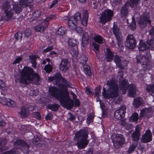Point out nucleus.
Masks as SVG:
<instances>
[{"label":"nucleus","instance_id":"56","mask_svg":"<svg viewBox=\"0 0 154 154\" xmlns=\"http://www.w3.org/2000/svg\"><path fill=\"white\" fill-rule=\"evenodd\" d=\"M122 125L125 126V128L127 130H129L132 129L133 127V125L132 124H127L125 122L122 123Z\"/></svg>","mask_w":154,"mask_h":154},{"label":"nucleus","instance_id":"14","mask_svg":"<svg viewBox=\"0 0 154 154\" xmlns=\"http://www.w3.org/2000/svg\"><path fill=\"white\" fill-rule=\"evenodd\" d=\"M126 107L122 105L121 108L116 110L114 113V117L116 119L120 120L123 118L126 112Z\"/></svg>","mask_w":154,"mask_h":154},{"label":"nucleus","instance_id":"12","mask_svg":"<svg viewBox=\"0 0 154 154\" xmlns=\"http://www.w3.org/2000/svg\"><path fill=\"white\" fill-rule=\"evenodd\" d=\"M88 137V129L85 128L82 129L77 131L75 134L74 140H78L80 139H87Z\"/></svg>","mask_w":154,"mask_h":154},{"label":"nucleus","instance_id":"21","mask_svg":"<svg viewBox=\"0 0 154 154\" xmlns=\"http://www.w3.org/2000/svg\"><path fill=\"white\" fill-rule=\"evenodd\" d=\"M114 53L109 48H106L105 53V59L106 62H111L114 57Z\"/></svg>","mask_w":154,"mask_h":154},{"label":"nucleus","instance_id":"5","mask_svg":"<svg viewBox=\"0 0 154 154\" xmlns=\"http://www.w3.org/2000/svg\"><path fill=\"white\" fill-rule=\"evenodd\" d=\"M59 89L55 86H51L49 88L48 92L50 95L55 97L59 101L63 97L64 92L68 90V87H66L64 84H60L57 85Z\"/></svg>","mask_w":154,"mask_h":154},{"label":"nucleus","instance_id":"27","mask_svg":"<svg viewBox=\"0 0 154 154\" xmlns=\"http://www.w3.org/2000/svg\"><path fill=\"white\" fill-rule=\"evenodd\" d=\"M143 99L140 97H137L134 99L133 106L135 108H137L142 105Z\"/></svg>","mask_w":154,"mask_h":154},{"label":"nucleus","instance_id":"61","mask_svg":"<svg viewBox=\"0 0 154 154\" xmlns=\"http://www.w3.org/2000/svg\"><path fill=\"white\" fill-rule=\"evenodd\" d=\"M100 107L102 110V113L103 115L105 114L106 112L105 106L103 102H100Z\"/></svg>","mask_w":154,"mask_h":154},{"label":"nucleus","instance_id":"30","mask_svg":"<svg viewBox=\"0 0 154 154\" xmlns=\"http://www.w3.org/2000/svg\"><path fill=\"white\" fill-rule=\"evenodd\" d=\"M83 69L82 71L86 75L89 76H91L92 73L90 66L87 64L83 66H82Z\"/></svg>","mask_w":154,"mask_h":154},{"label":"nucleus","instance_id":"43","mask_svg":"<svg viewBox=\"0 0 154 154\" xmlns=\"http://www.w3.org/2000/svg\"><path fill=\"white\" fill-rule=\"evenodd\" d=\"M41 14V11L40 10H36L32 14V20H36L39 18Z\"/></svg>","mask_w":154,"mask_h":154},{"label":"nucleus","instance_id":"36","mask_svg":"<svg viewBox=\"0 0 154 154\" xmlns=\"http://www.w3.org/2000/svg\"><path fill=\"white\" fill-rule=\"evenodd\" d=\"M129 5H125V4L124 6H123L121 10V16L122 17H125L127 15L128 13V9L126 6Z\"/></svg>","mask_w":154,"mask_h":154},{"label":"nucleus","instance_id":"20","mask_svg":"<svg viewBox=\"0 0 154 154\" xmlns=\"http://www.w3.org/2000/svg\"><path fill=\"white\" fill-rule=\"evenodd\" d=\"M77 141L76 145L78 148L80 149H84L88 145L89 141L87 139H80L78 140H76Z\"/></svg>","mask_w":154,"mask_h":154},{"label":"nucleus","instance_id":"44","mask_svg":"<svg viewBox=\"0 0 154 154\" xmlns=\"http://www.w3.org/2000/svg\"><path fill=\"white\" fill-rule=\"evenodd\" d=\"M132 22L128 25V28L134 31L136 28V23L134 18L133 17L132 18Z\"/></svg>","mask_w":154,"mask_h":154},{"label":"nucleus","instance_id":"55","mask_svg":"<svg viewBox=\"0 0 154 154\" xmlns=\"http://www.w3.org/2000/svg\"><path fill=\"white\" fill-rule=\"evenodd\" d=\"M7 85L2 80L0 79V89L3 91L6 90Z\"/></svg>","mask_w":154,"mask_h":154},{"label":"nucleus","instance_id":"11","mask_svg":"<svg viewBox=\"0 0 154 154\" xmlns=\"http://www.w3.org/2000/svg\"><path fill=\"white\" fill-rule=\"evenodd\" d=\"M33 1V0H20V3L15 4L13 5V10L16 14H18L22 11L23 5L26 6Z\"/></svg>","mask_w":154,"mask_h":154},{"label":"nucleus","instance_id":"26","mask_svg":"<svg viewBox=\"0 0 154 154\" xmlns=\"http://www.w3.org/2000/svg\"><path fill=\"white\" fill-rule=\"evenodd\" d=\"M28 112L25 106H23L21 108V111L19 115L20 117L23 119L27 118L29 116Z\"/></svg>","mask_w":154,"mask_h":154},{"label":"nucleus","instance_id":"6","mask_svg":"<svg viewBox=\"0 0 154 154\" xmlns=\"http://www.w3.org/2000/svg\"><path fill=\"white\" fill-rule=\"evenodd\" d=\"M68 49L72 57H76L78 54V45L79 42L78 40L69 38L68 40Z\"/></svg>","mask_w":154,"mask_h":154},{"label":"nucleus","instance_id":"8","mask_svg":"<svg viewBox=\"0 0 154 154\" xmlns=\"http://www.w3.org/2000/svg\"><path fill=\"white\" fill-rule=\"evenodd\" d=\"M65 92L61 100H59L60 103L62 106L71 109L74 106V101L70 99L68 90Z\"/></svg>","mask_w":154,"mask_h":154},{"label":"nucleus","instance_id":"46","mask_svg":"<svg viewBox=\"0 0 154 154\" xmlns=\"http://www.w3.org/2000/svg\"><path fill=\"white\" fill-rule=\"evenodd\" d=\"M146 90L148 92H151V94L154 95V83L149 84L147 86Z\"/></svg>","mask_w":154,"mask_h":154},{"label":"nucleus","instance_id":"16","mask_svg":"<svg viewBox=\"0 0 154 154\" xmlns=\"http://www.w3.org/2000/svg\"><path fill=\"white\" fill-rule=\"evenodd\" d=\"M152 140V135L150 129H148L146 131L144 134L142 136L141 142L144 143H149Z\"/></svg>","mask_w":154,"mask_h":154},{"label":"nucleus","instance_id":"50","mask_svg":"<svg viewBox=\"0 0 154 154\" xmlns=\"http://www.w3.org/2000/svg\"><path fill=\"white\" fill-rule=\"evenodd\" d=\"M94 116V114L93 113H91L88 116L86 120L87 123L88 125L91 122H93Z\"/></svg>","mask_w":154,"mask_h":154},{"label":"nucleus","instance_id":"13","mask_svg":"<svg viewBox=\"0 0 154 154\" xmlns=\"http://www.w3.org/2000/svg\"><path fill=\"white\" fill-rule=\"evenodd\" d=\"M136 43L134 36L132 34L128 35L125 43V46L129 49H133L135 47Z\"/></svg>","mask_w":154,"mask_h":154},{"label":"nucleus","instance_id":"37","mask_svg":"<svg viewBox=\"0 0 154 154\" xmlns=\"http://www.w3.org/2000/svg\"><path fill=\"white\" fill-rule=\"evenodd\" d=\"M140 0H130L129 2H125V5H128L132 8L134 7V6H137L139 3Z\"/></svg>","mask_w":154,"mask_h":154},{"label":"nucleus","instance_id":"38","mask_svg":"<svg viewBox=\"0 0 154 154\" xmlns=\"http://www.w3.org/2000/svg\"><path fill=\"white\" fill-rule=\"evenodd\" d=\"M140 134L133 132L131 135L132 140L133 143L138 144V141L140 140Z\"/></svg>","mask_w":154,"mask_h":154},{"label":"nucleus","instance_id":"53","mask_svg":"<svg viewBox=\"0 0 154 154\" xmlns=\"http://www.w3.org/2000/svg\"><path fill=\"white\" fill-rule=\"evenodd\" d=\"M33 117L39 120L42 119V117L40 112H32Z\"/></svg>","mask_w":154,"mask_h":154},{"label":"nucleus","instance_id":"63","mask_svg":"<svg viewBox=\"0 0 154 154\" xmlns=\"http://www.w3.org/2000/svg\"><path fill=\"white\" fill-rule=\"evenodd\" d=\"M53 49V47L52 46H48L47 48L44 49L42 51L43 54H45L47 52L51 51Z\"/></svg>","mask_w":154,"mask_h":154},{"label":"nucleus","instance_id":"60","mask_svg":"<svg viewBox=\"0 0 154 154\" xmlns=\"http://www.w3.org/2000/svg\"><path fill=\"white\" fill-rule=\"evenodd\" d=\"M146 43L148 46L149 47H152L154 44V38H152L150 39H148L146 41Z\"/></svg>","mask_w":154,"mask_h":154},{"label":"nucleus","instance_id":"49","mask_svg":"<svg viewBox=\"0 0 154 154\" xmlns=\"http://www.w3.org/2000/svg\"><path fill=\"white\" fill-rule=\"evenodd\" d=\"M53 69V66L49 63H48L45 66L44 69L47 73H49L52 71Z\"/></svg>","mask_w":154,"mask_h":154},{"label":"nucleus","instance_id":"29","mask_svg":"<svg viewBox=\"0 0 154 154\" xmlns=\"http://www.w3.org/2000/svg\"><path fill=\"white\" fill-rule=\"evenodd\" d=\"M5 101V103L2 102V103L4 105H6L10 107H14L16 105L15 102L9 98L5 99L3 100Z\"/></svg>","mask_w":154,"mask_h":154},{"label":"nucleus","instance_id":"22","mask_svg":"<svg viewBox=\"0 0 154 154\" xmlns=\"http://www.w3.org/2000/svg\"><path fill=\"white\" fill-rule=\"evenodd\" d=\"M121 57L118 55H115L114 57V62L115 63L116 66L121 69H125L124 66L122 64V61L121 59Z\"/></svg>","mask_w":154,"mask_h":154},{"label":"nucleus","instance_id":"35","mask_svg":"<svg viewBox=\"0 0 154 154\" xmlns=\"http://www.w3.org/2000/svg\"><path fill=\"white\" fill-rule=\"evenodd\" d=\"M117 45L119 47V50L120 52H123L124 48L123 37L116 39Z\"/></svg>","mask_w":154,"mask_h":154},{"label":"nucleus","instance_id":"45","mask_svg":"<svg viewBox=\"0 0 154 154\" xmlns=\"http://www.w3.org/2000/svg\"><path fill=\"white\" fill-rule=\"evenodd\" d=\"M88 60V58L87 57L84 55H82L80 58L79 63L80 64L83 66L85 65L86 62Z\"/></svg>","mask_w":154,"mask_h":154},{"label":"nucleus","instance_id":"42","mask_svg":"<svg viewBox=\"0 0 154 154\" xmlns=\"http://www.w3.org/2000/svg\"><path fill=\"white\" fill-rule=\"evenodd\" d=\"M42 142V141L38 136L36 135L34 136V138L33 140V143L36 145H37L38 146L41 147L43 146V144H42L41 143Z\"/></svg>","mask_w":154,"mask_h":154},{"label":"nucleus","instance_id":"25","mask_svg":"<svg viewBox=\"0 0 154 154\" xmlns=\"http://www.w3.org/2000/svg\"><path fill=\"white\" fill-rule=\"evenodd\" d=\"M112 30L116 39L122 37L119 33L120 28L117 25H116L115 24H113Z\"/></svg>","mask_w":154,"mask_h":154},{"label":"nucleus","instance_id":"33","mask_svg":"<svg viewBox=\"0 0 154 154\" xmlns=\"http://www.w3.org/2000/svg\"><path fill=\"white\" fill-rule=\"evenodd\" d=\"M48 25L45 23V20L44 22L42 23L41 25H39L37 26L36 27V31L38 32L43 31L48 27Z\"/></svg>","mask_w":154,"mask_h":154},{"label":"nucleus","instance_id":"31","mask_svg":"<svg viewBox=\"0 0 154 154\" xmlns=\"http://www.w3.org/2000/svg\"><path fill=\"white\" fill-rule=\"evenodd\" d=\"M4 12L5 14V17L7 21L10 20L13 17L14 12L12 9L5 11Z\"/></svg>","mask_w":154,"mask_h":154},{"label":"nucleus","instance_id":"47","mask_svg":"<svg viewBox=\"0 0 154 154\" xmlns=\"http://www.w3.org/2000/svg\"><path fill=\"white\" fill-rule=\"evenodd\" d=\"M138 144L132 142V144L129 147L127 151L128 154H130L132 152L137 146Z\"/></svg>","mask_w":154,"mask_h":154},{"label":"nucleus","instance_id":"57","mask_svg":"<svg viewBox=\"0 0 154 154\" xmlns=\"http://www.w3.org/2000/svg\"><path fill=\"white\" fill-rule=\"evenodd\" d=\"M7 142L5 140H0V151L2 150L4 148L5 146L6 145Z\"/></svg>","mask_w":154,"mask_h":154},{"label":"nucleus","instance_id":"10","mask_svg":"<svg viewBox=\"0 0 154 154\" xmlns=\"http://www.w3.org/2000/svg\"><path fill=\"white\" fill-rule=\"evenodd\" d=\"M14 145L15 146H20L21 151L23 154H29V146L25 141L21 139H17L14 143Z\"/></svg>","mask_w":154,"mask_h":154},{"label":"nucleus","instance_id":"34","mask_svg":"<svg viewBox=\"0 0 154 154\" xmlns=\"http://www.w3.org/2000/svg\"><path fill=\"white\" fill-rule=\"evenodd\" d=\"M88 14L87 11H85L84 13L83 18L81 21L82 24L84 26H86L88 24Z\"/></svg>","mask_w":154,"mask_h":154},{"label":"nucleus","instance_id":"15","mask_svg":"<svg viewBox=\"0 0 154 154\" xmlns=\"http://www.w3.org/2000/svg\"><path fill=\"white\" fill-rule=\"evenodd\" d=\"M116 140L114 141L113 146L116 149H119L124 144L125 139L122 134H118L116 135Z\"/></svg>","mask_w":154,"mask_h":154},{"label":"nucleus","instance_id":"3","mask_svg":"<svg viewBox=\"0 0 154 154\" xmlns=\"http://www.w3.org/2000/svg\"><path fill=\"white\" fill-rule=\"evenodd\" d=\"M138 48L140 52L141 51L144 52L145 54L143 55L142 57L141 56L140 57H137V63H139L143 65H148V63L151 62V56L149 50L150 47L148 46L147 45L143 42L142 40H140L139 42Z\"/></svg>","mask_w":154,"mask_h":154},{"label":"nucleus","instance_id":"17","mask_svg":"<svg viewBox=\"0 0 154 154\" xmlns=\"http://www.w3.org/2000/svg\"><path fill=\"white\" fill-rule=\"evenodd\" d=\"M119 87L120 90L122 91V94H125L126 93L128 89L129 85V82L128 80L125 79L123 80H119Z\"/></svg>","mask_w":154,"mask_h":154},{"label":"nucleus","instance_id":"52","mask_svg":"<svg viewBox=\"0 0 154 154\" xmlns=\"http://www.w3.org/2000/svg\"><path fill=\"white\" fill-rule=\"evenodd\" d=\"M10 8V4L8 2H5L4 3L2 8L4 12H5V11L9 10Z\"/></svg>","mask_w":154,"mask_h":154},{"label":"nucleus","instance_id":"58","mask_svg":"<svg viewBox=\"0 0 154 154\" xmlns=\"http://www.w3.org/2000/svg\"><path fill=\"white\" fill-rule=\"evenodd\" d=\"M92 45L94 48V49H93V50L96 54L97 51H98L99 50V46L98 44L95 42H92Z\"/></svg>","mask_w":154,"mask_h":154},{"label":"nucleus","instance_id":"39","mask_svg":"<svg viewBox=\"0 0 154 154\" xmlns=\"http://www.w3.org/2000/svg\"><path fill=\"white\" fill-rule=\"evenodd\" d=\"M139 119L138 114L134 112L133 113L129 118V121L130 122H137Z\"/></svg>","mask_w":154,"mask_h":154},{"label":"nucleus","instance_id":"40","mask_svg":"<svg viewBox=\"0 0 154 154\" xmlns=\"http://www.w3.org/2000/svg\"><path fill=\"white\" fill-rule=\"evenodd\" d=\"M19 149L17 148H14L8 151L4 152L1 154H18Z\"/></svg>","mask_w":154,"mask_h":154},{"label":"nucleus","instance_id":"32","mask_svg":"<svg viewBox=\"0 0 154 154\" xmlns=\"http://www.w3.org/2000/svg\"><path fill=\"white\" fill-rule=\"evenodd\" d=\"M47 107L49 109L55 112L59 110L60 106L58 104L55 103L48 104Z\"/></svg>","mask_w":154,"mask_h":154},{"label":"nucleus","instance_id":"41","mask_svg":"<svg viewBox=\"0 0 154 154\" xmlns=\"http://www.w3.org/2000/svg\"><path fill=\"white\" fill-rule=\"evenodd\" d=\"M66 32V29L63 26L60 27L58 30L56 32V34L57 35L60 36L64 35Z\"/></svg>","mask_w":154,"mask_h":154},{"label":"nucleus","instance_id":"24","mask_svg":"<svg viewBox=\"0 0 154 154\" xmlns=\"http://www.w3.org/2000/svg\"><path fill=\"white\" fill-rule=\"evenodd\" d=\"M90 35L88 32L83 33L82 36V45L83 47H85L88 43L90 39Z\"/></svg>","mask_w":154,"mask_h":154},{"label":"nucleus","instance_id":"59","mask_svg":"<svg viewBox=\"0 0 154 154\" xmlns=\"http://www.w3.org/2000/svg\"><path fill=\"white\" fill-rule=\"evenodd\" d=\"M22 34L20 32H17L14 35V37L17 40L21 39L22 38Z\"/></svg>","mask_w":154,"mask_h":154},{"label":"nucleus","instance_id":"9","mask_svg":"<svg viewBox=\"0 0 154 154\" xmlns=\"http://www.w3.org/2000/svg\"><path fill=\"white\" fill-rule=\"evenodd\" d=\"M55 80V84L57 85H59L61 83H60L61 81L64 84L66 85V87H68L69 86V84L67 80L65 78H63L60 72H56L53 76H50L48 77V81L49 82Z\"/></svg>","mask_w":154,"mask_h":154},{"label":"nucleus","instance_id":"1","mask_svg":"<svg viewBox=\"0 0 154 154\" xmlns=\"http://www.w3.org/2000/svg\"><path fill=\"white\" fill-rule=\"evenodd\" d=\"M40 79L39 74L35 72L33 69L30 67L25 66L21 70L19 81L20 83L21 84L27 85L33 81L35 83H38Z\"/></svg>","mask_w":154,"mask_h":154},{"label":"nucleus","instance_id":"2","mask_svg":"<svg viewBox=\"0 0 154 154\" xmlns=\"http://www.w3.org/2000/svg\"><path fill=\"white\" fill-rule=\"evenodd\" d=\"M106 85L109 87L107 89L103 87L102 95L105 98L109 99L117 97L119 95V86L115 82L112 80L107 81Z\"/></svg>","mask_w":154,"mask_h":154},{"label":"nucleus","instance_id":"28","mask_svg":"<svg viewBox=\"0 0 154 154\" xmlns=\"http://www.w3.org/2000/svg\"><path fill=\"white\" fill-rule=\"evenodd\" d=\"M38 58L37 56L35 55H30L29 56V60L32 64V66L33 68L36 66V60Z\"/></svg>","mask_w":154,"mask_h":154},{"label":"nucleus","instance_id":"19","mask_svg":"<svg viewBox=\"0 0 154 154\" xmlns=\"http://www.w3.org/2000/svg\"><path fill=\"white\" fill-rule=\"evenodd\" d=\"M151 22V20L149 19V17L144 15L140 17L139 19L138 23L140 27L143 26L146 27V26L147 23H149V24H150Z\"/></svg>","mask_w":154,"mask_h":154},{"label":"nucleus","instance_id":"48","mask_svg":"<svg viewBox=\"0 0 154 154\" xmlns=\"http://www.w3.org/2000/svg\"><path fill=\"white\" fill-rule=\"evenodd\" d=\"M94 40L95 42L98 44H101L103 42V38L100 35L95 36L94 37Z\"/></svg>","mask_w":154,"mask_h":154},{"label":"nucleus","instance_id":"62","mask_svg":"<svg viewBox=\"0 0 154 154\" xmlns=\"http://www.w3.org/2000/svg\"><path fill=\"white\" fill-rule=\"evenodd\" d=\"M31 30L29 28L26 29L24 32L25 36L27 37H28L31 35Z\"/></svg>","mask_w":154,"mask_h":154},{"label":"nucleus","instance_id":"54","mask_svg":"<svg viewBox=\"0 0 154 154\" xmlns=\"http://www.w3.org/2000/svg\"><path fill=\"white\" fill-rule=\"evenodd\" d=\"M22 60L23 57L21 56H18L16 58L12 64L14 65L17 63H19Z\"/></svg>","mask_w":154,"mask_h":154},{"label":"nucleus","instance_id":"23","mask_svg":"<svg viewBox=\"0 0 154 154\" xmlns=\"http://www.w3.org/2000/svg\"><path fill=\"white\" fill-rule=\"evenodd\" d=\"M128 89L129 96L131 97H135L136 92V89L135 85L133 84H131L129 85Z\"/></svg>","mask_w":154,"mask_h":154},{"label":"nucleus","instance_id":"18","mask_svg":"<svg viewBox=\"0 0 154 154\" xmlns=\"http://www.w3.org/2000/svg\"><path fill=\"white\" fill-rule=\"evenodd\" d=\"M69 64L68 59H63L62 60L60 64L59 69L63 72L68 71L69 69Z\"/></svg>","mask_w":154,"mask_h":154},{"label":"nucleus","instance_id":"7","mask_svg":"<svg viewBox=\"0 0 154 154\" xmlns=\"http://www.w3.org/2000/svg\"><path fill=\"white\" fill-rule=\"evenodd\" d=\"M113 15V12L111 9L104 10L101 14L100 17V23L103 25H105L112 20Z\"/></svg>","mask_w":154,"mask_h":154},{"label":"nucleus","instance_id":"64","mask_svg":"<svg viewBox=\"0 0 154 154\" xmlns=\"http://www.w3.org/2000/svg\"><path fill=\"white\" fill-rule=\"evenodd\" d=\"M118 77L119 78V80H123V79H124V72L123 71H121L118 72Z\"/></svg>","mask_w":154,"mask_h":154},{"label":"nucleus","instance_id":"4","mask_svg":"<svg viewBox=\"0 0 154 154\" xmlns=\"http://www.w3.org/2000/svg\"><path fill=\"white\" fill-rule=\"evenodd\" d=\"M81 14L79 12L76 13L73 16H71L67 21L69 28L72 30L76 31L78 33H82L83 31L82 28L77 26L78 23L81 20Z\"/></svg>","mask_w":154,"mask_h":154},{"label":"nucleus","instance_id":"51","mask_svg":"<svg viewBox=\"0 0 154 154\" xmlns=\"http://www.w3.org/2000/svg\"><path fill=\"white\" fill-rule=\"evenodd\" d=\"M56 17V15L55 14H53L49 15L48 17H46L44 20L45 23L47 25L49 24V22L51 20L55 19Z\"/></svg>","mask_w":154,"mask_h":154}]
</instances>
